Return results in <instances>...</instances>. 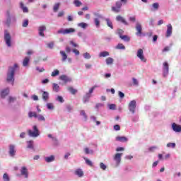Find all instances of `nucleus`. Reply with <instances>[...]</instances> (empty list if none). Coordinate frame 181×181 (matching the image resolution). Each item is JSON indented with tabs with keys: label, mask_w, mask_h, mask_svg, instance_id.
I'll list each match as a JSON object with an SVG mask.
<instances>
[{
	"label": "nucleus",
	"mask_w": 181,
	"mask_h": 181,
	"mask_svg": "<svg viewBox=\"0 0 181 181\" xmlns=\"http://www.w3.org/2000/svg\"><path fill=\"white\" fill-rule=\"evenodd\" d=\"M5 25L9 28L11 25H13V23H16L18 18H16V13H15V10L12 8H9L6 11L5 13Z\"/></svg>",
	"instance_id": "nucleus-1"
},
{
	"label": "nucleus",
	"mask_w": 181,
	"mask_h": 181,
	"mask_svg": "<svg viewBox=\"0 0 181 181\" xmlns=\"http://www.w3.org/2000/svg\"><path fill=\"white\" fill-rule=\"evenodd\" d=\"M18 64H14L13 66H9L8 70L6 74V81L13 86L15 84V73H16V70H18Z\"/></svg>",
	"instance_id": "nucleus-2"
},
{
	"label": "nucleus",
	"mask_w": 181,
	"mask_h": 181,
	"mask_svg": "<svg viewBox=\"0 0 181 181\" xmlns=\"http://www.w3.org/2000/svg\"><path fill=\"white\" fill-rule=\"evenodd\" d=\"M28 134L30 138H37V136H40V131L37 128V126L33 125V129H29Z\"/></svg>",
	"instance_id": "nucleus-3"
},
{
	"label": "nucleus",
	"mask_w": 181,
	"mask_h": 181,
	"mask_svg": "<svg viewBox=\"0 0 181 181\" xmlns=\"http://www.w3.org/2000/svg\"><path fill=\"white\" fill-rule=\"evenodd\" d=\"M4 42L8 47H11L12 46V35L8 31V30H4Z\"/></svg>",
	"instance_id": "nucleus-4"
},
{
	"label": "nucleus",
	"mask_w": 181,
	"mask_h": 181,
	"mask_svg": "<svg viewBox=\"0 0 181 181\" xmlns=\"http://www.w3.org/2000/svg\"><path fill=\"white\" fill-rule=\"evenodd\" d=\"M98 87V86H93L90 89H89V91L86 93V95L83 98V104H86V103H88L90 101V98H91V94L94 93V90Z\"/></svg>",
	"instance_id": "nucleus-5"
},
{
	"label": "nucleus",
	"mask_w": 181,
	"mask_h": 181,
	"mask_svg": "<svg viewBox=\"0 0 181 181\" xmlns=\"http://www.w3.org/2000/svg\"><path fill=\"white\" fill-rule=\"evenodd\" d=\"M76 32V29L73 28H60L57 30V35H70V33H74Z\"/></svg>",
	"instance_id": "nucleus-6"
},
{
	"label": "nucleus",
	"mask_w": 181,
	"mask_h": 181,
	"mask_svg": "<svg viewBox=\"0 0 181 181\" xmlns=\"http://www.w3.org/2000/svg\"><path fill=\"white\" fill-rule=\"evenodd\" d=\"M128 110L132 114H135V111L136 110V100H133L129 102Z\"/></svg>",
	"instance_id": "nucleus-7"
},
{
	"label": "nucleus",
	"mask_w": 181,
	"mask_h": 181,
	"mask_svg": "<svg viewBox=\"0 0 181 181\" xmlns=\"http://www.w3.org/2000/svg\"><path fill=\"white\" fill-rule=\"evenodd\" d=\"M8 155L11 158H15L16 156V146L14 144H10L8 146Z\"/></svg>",
	"instance_id": "nucleus-8"
},
{
	"label": "nucleus",
	"mask_w": 181,
	"mask_h": 181,
	"mask_svg": "<svg viewBox=\"0 0 181 181\" xmlns=\"http://www.w3.org/2000/svg\"><path fill=\"white\" fill-rule=\"evenodd\" d=\"M168 74H169V64L165 62L163 64V76L168 77Z\"/></svg>",
	"instance_id": "nucleus-9"
},
{
	"label": "nucleus",
	"mask_w": 181,
	"mask_h": 181,
	"mask_svg": "<svg viewBox=\"0 0 181 181\" xmlns=\"http://www.w3.org/2000/svg\"><path fill=\"white\" fill-rule=\"evenodd\" d=\"M136 56L141 59V62H143V63H146V58H145V56L144 55V49H139L137 50Z\"/></svg>",
	"instance_id": "nucleus-10"
},
{
	"label": "nucleus",
	"mask_w": 181,
	"mask_h": 181,
	"mask_svg": "<svg viewBox=\"0 0 181 181\" xmlns=\"http://www.w3.org/2000/svg\"><path fill=\"white\" fill-rule=\"evenodd\" d=\"M21 175L23 177L24 179H28L29 177V171L28 170V168L23 166L21 170Z\"/></svg>",
	"instance_id": "nucleus-11"
},
{
	"label": "nucleus",
	"mask_w": 181,
	"mask_h": 181,
	"mask_svg": "<svg viewBox=\"0 0 181 181\" xmlns=\"http://www.w3.org/2000/svg\"><path fill=\"white\" fill-rule=\"evenodd\" d=\"M121 8H122V3H121V1H117L115 3V6L112 7V11L118 13L121 12Z\"/></svg>",
	"instance_id": "nucleus-12"
},
{
	"label": "nucleus",
	"mask_w": 181,
	"mask_h": 181,
	"mask_svg": "<svg viewBox=\"0 0 181 181\" xmlns=\"http://www.w3.org/2000/svg\"><path fill=\"white\" fill-rule=\"evenodd\" d=\"M122 156V153H117L114 158H113V160H115V163H116V166H119V165L121 164V158Z\"/></svg>",
	"instance_id": "nucleus-13"
},
{
	"label": "nucleus",
	"mask_w": 181,
	"mask_h": 181,
	"mask_svg": "<svg viewBox=\"0 0 181 181\" xmlns=\"http://www.w3.org/2000/svg\"><path fill=\"white\" fill-rule=\"evenodd\" d=\"M136 36H142V25L139 23H136Z\"/></svg>",
	"instance_id": "nucleus-14"
},
{
	"label": "nucleus",
	"mask_w": 181,
	"mask_h": 181,
	"mask_svg": "<svg viewBox=\"0 0 181 181\" xmlns=\"http://www.w3.org/2000/svg\"><path fill=\"white\" fill-rule=\"evenodd\" d=\"M46 30V25H42L38 27V35L41 37H45V31Z\"/></svg>",
	"instance_id": "nucleus-15"
},
{
	"label": "nucleus",
	"mask_w": 181,
	"mask_h": 181,
	"mask_svg": "<svg viewBox=\"0 0 181 181\" xmlns=\"http://www.w3.org/2000/svg\"><path fill=\"white\" fill-rule=\"evenodd\" d=\"M9 88H6L4 89H1L0 91V97L1 98H6V95L9 94Z\"/></svg>",
	"instance_id": "nucleus-16"
},
{
	"label": "nucleus",
	"mask_w": 181,
	"mask_h": 181,
	"mask_svg": "<svg viewBox=\"0 0 181 181\" xmlns=\"http://www.w3.org/2000/svg\"><path fill=\"white\" fill-rule=\"evenodd\" d=\"M59 80H62V81H64V83H71L72 79L71 77H69L67 75H61L59 76Z\"/></svg>",
	"instance_id": "nucleus-17"
},
{
	"label": "nucleus",
	"mask_w": 181,
	"mask_h": 181,
	"mask_svg": "<svg viewBox=\"0 0 181 181\" xmlns=\"http://www.w3.org/2000/svg\"><path fill=\"white\" fill-rule=\"evenodd\" d=\"M42 94V98L45 103H47L49 101V98H50L49 92L45 91V90H41Z\"/></svg>",
	"instance_id": "nucleus-18"
},
{
	"label": "nucleus",
	"mask_w": 181,
	"mask_h": 181,
	"mask_svg": "<svg viewBox=\"0 0 181 181\" xmlns=\"http://www.w3.org/2000/svg\"><path fill=\"white\" fill-rule=\"evenodd\" d=\"M172 129L174 131V132H181V126L180 124L173 123Z\"/></svg>",
	"instance_id": "nucleus-19"
},
{
	"label": "nucleus",
	"mask_w": 181,
	"mask_h": 181,
	"mask_svg": "<svg viewBox=\"0 0 181 181\" xmlns=\"http://www.w3.org/2000/svg\"><path fill=\"white\" fill-rule=\"evenodd\" d=\"M172 30H173L172 24H168L167 25V30L165 33V36L167 37H170L172 36Z\"/></svg>",
	"instance_id": "nucleus-20"
},
{
	"label": "nucleus",
	"mask_w": 181,
	"mask_h": 181,
	"mask_svg": "<svg viewBox=\"0 0 181 181\" xmlns=\"http://www.w3.org/2000/svg\"><path fill=\"white\" fill-rule=\"evenodd\" d=\"M116 21L117 22H121L122 23H123V25H126V26H128V25H129L128 23V22H127V21L125 20V18H124V17L121 16H117L116 17Z\"/></svg>",
	"instance_id": "nucleus-21"
},
{
	"label": "nucleus",
	"mask_w": 181,
	"mask_h": 181,
	"mask_svg": "<svg viewBox=\"0 0 181 181\" xmlns=\"http://www.w3.org/2000/svg\"><path fill=\"white\" fill-rule=\"evenodd\" d=\"M74 174L76 176H78V177H83L84 176V172H83V170L81 168H78L75 170Z\"/></svg>",
	"instance_id": "nucleus-22"
},
{
	"label": "nucleus",
	"mask_w": 181,
	"mask_h": 181,
	"mask_svg": "<svg viewBox=\"0 0 181 181\" xmlns=\"http://www.w3.org/2000/svg\"><path fill=\"white\" fill-rule=\"evenodd\" d=\"M116 141H117V142H127L128 138L125 136H117L116 137Z\"/></svg>",
	"instance_id": "nucleus-23"
},
{
	"label": "nucleus",
	"mask_w": 181,
	"mask_h": 181,
	"mask_svg": "<svg viewBox=\"0 0 181 181\" xmlns=\"http://www.w3.org/2000/svg\"><path fill=\"white\" fill-rule=\"evenodd\" d=\"M159 9V3L156 2L152 4L151 11L152 12H156V11H158Z\"/></svg>",
	"instance_id": "nucleus-24"
},
{
	"label": "nucleus",
	"mask_w": 181,
	"mask_h": 181,
	"mask_svg": "<svg viewBox=\"0 0 181 181\" xmlns=\"http://www.w3.org/2000/svg\"><path fill=\"white\" fill-rule=\"evenodd\" d=\"M52 90L54 91V93H59V91H60V86L59 84L56 83H52Z\"/></svg>",
	"instance_id": "nucleus-25"
},
{
	"label": "nucleus",
	"mask_w": 181,
	"mask_h": 181,
	"mask_svg": "<svg viewBox=\"0 0 181 181\" xmlns=\"http://www.w3.org/2000/svg\"><path fill=\"white\" fill-rule=\"evenodd\" d=\"M59 54L62 56V62H64L66 60H67V54H66V52L64 51H60Z\"/></svg>",
	"instance_id": "nucleus-26"
},
{
	"label": "nucleus",
	"mask_w": 181,
	"mask_h": 181,
	"mask_svg": "<svg viewBox=\"0 0 181 181\" xmlns=\"http://www.w3.org/2000/svg\"><path fill=\"white\" fill-rule=\"evenodd\" d=\"M54 156H48V157H45V162H47V163H50L52 162H54Z\"/></svg>",
	"instance_id": "nucleus-27"
},
{
	"label": "nucleus",
	"mask_w": 181,
	"mask_h": 181,
	"mask_svg": "<svg viewBox=\"0 0 181 181\" xmlns=\"http://www.w3.org/2000/svg\"><path fill=\"white\" fill-rule=\"evenodd\" d=\"M29 62H30V58H29V57H25L23 61V67H28V66L29 65Z\"/></svg>",
	"instance_id": "nucleus-28"
},
{
	"label": "nucleus",
	"mask_w": 181,
	"mask_h": 181,
	"mask_svg": "<svg viewBox=\"0 0 181 181\" xmlns=\"http://www.w3.org/2000/svg\"><path fill=\"white\" fill-rule=\"evenodd\" d=\"M20 8L21 9H22L24 13H28V12H29L28 7L25 6V4H23V2H20Z\"/></svg>",
	"instance_id": "nucleus-29"
},
{
	"label": "nucleus",
	"mask_w": 181,
	"mask_h": 181,
	"mask_svg": "<svg viewBox=\"0 0 181 181\" xmlns=\"http://www.w3.org/2000/svg\"><path fill=\"white\" fill-rule=\"evenodd\" d=\"M83 151L86 155H93L94 153V150L90 149L88 147L85 148Z\"/></svg>",
	"instance_id": "nucleus-30"
},
{
	"label": "nucleus",
	"mask_w": 181,
	"mask_h": 181,
	"mask_svg": "<svg viewBox=\"0 0 181 181\" xmlns=\"http://www.w3.org/2000/svg\"><path fill=\"white\" fill-rule=\"evenodd\" d=\"M105 21H106L107 25L110 28V29H114V25H112V22L110 18H105Z\"/></svg>",
	"instance_id": "nucleus-31"
},
{
	"label": "nucleus",
	"mask_w": 181,
	"mask_h": 181,
	"mask_svg": "<svg viewBox=\"0 0 181 181\" xmlns=\"http://www.w3.org/2000/svg\"><path fill=\"white\" fill-rule=\"evenodd\" d=\"M110 56V52H108L107 51H103L100 52L99 54V57H107Z\"/></svg>",
	"instance_id": "nucleus-32"
},
{
	"label": "nucleus",
	"mask_w": 181,
	"mask_h": 181,
	"mask_svg": "<svg viewBox=\"0 0 181 181\" xmlns=\"http://www.w3.org/2000/svg\"><path fill=\"white\" fill-rule=\"evenodd\" d=\"M28 117L29 118H37V113H36V112L30 111L28 112Z\"/></svg>",
	"instance_id": "nucleus-33"
},
{
	"label": "nucleus",
	"mask_w": 181,
	"mask_h": 181,
	"mask_svg": "<svg viewBox=\"0 0 181 181\" xmlns=\"http://www.w3.org/2000/svg\"><path fill=\"white\" fill-rule=\"evenodd\" d=\"M156 149H159V147H158L157 146H151L148 148V151H145L146 153H148V152H155V151H156Z\"/></svg>",
	"instance_id": "nucleus-34"
},
{
	"label": "nucleus",
	"mask_w": 181,
	"mask_h": 181,
	"mask_svg": "<svg viewBox=\"0 0 181 181\" xmlns=\"http://www.w3.org/2000/svg\"><path fill=\"white\" fill-rule=\"evenodd\" d=\"M27 148H28V149H35V146H33V141H27Z\"/></svg>",
	"instance_id": "nucleus-35"
},
{
	"label": "nucleus",
	"mask_w": 181,
	"mask_h": 181,
	"mask_svg": "<svg viewBox=\"0 0 181 181\" xmlns=\"http://www.w3.org/2000/svg\"><path fill=\"white\" fill-rule=\"evenodd\" d=\"M115 49H117V50H125V47L124 45V44L122 43H119L116 47Z\"/></svg>",
	"instance_id": "nucleus-36"
},
{
	"label": "nucleus",
	"mask_w": 181,
	"mask_h": 181,
	"mask_svg": "<svg viewBox=\"0 0 181 181\" xmlns=\"http://www.w3.org/2000/svg\"><path fill=\"white\" fill-rule=\"evenodd\" d=\"M120 39L124 40V42H129V40H131V37L128 35H120Z\"/></svg>",
	"instance_id": "nucleus-37"
},
{
	"label": "nucleus",
	"mask_w": 181,
	"mask_h": 181,
	"mask_svg": "<svg viewBox=\"0 0 181 181\" xmlns=\"http://www.w3.org/2000/svg\"><path fill=\"white\" fill-rule=\"evenodd\" d=\"M47 136H48V138H50L54 142L55 146L58 145L59 142L57 141V139L56 137H53V135H52V134H48Z\"/></svg>",
	"instance_id": "nucleus-38"
},
{
	"label": "nucleus",
	"mask_w": 181,
	"mask_h": 181,
	"mask_svg": "<svg viewBox=\"0 0 181 181\" xmlns=\"http://www.w3.org/2000/svg\"><path fill=\"white\" fill-rule=\"evenodd\" d=\"M46 107H47V110H49L51 111L54 110V105H53V103H47Z\"/></svg>",
	"instance_id": "nucleus-39"
},
{
	"label": "nucleus",
	"mask_w": 181,
	"mask_h": 181,
	"mask_svg": "<svg viewBox=\"0 0 181 181\" xmlns=\"http://www.w3.org/2000/svg\"><path fill=\"white\" fill-rule=\"evenodd\" d=\"M105 62H106V64H107V66H110L114 63V59L111 57H108L106 59Z\"/></svg>",
	"instance_id": "nucleus-40"
},
{
	"label": "nucleus",
	"mask_w": 181,
	"mask_h": 181,
	"mask_svg": "<svg viewBox=\"0 0 181 181\" xmlns=\"http://www.w3.org/2000/svg\"><path fill=\"white\" fill-rule=\"evenodd\" d=\"M78 28H81L82 29H86V28L88 26V24L86 23H78Z\"/></svg>",
	"instance_id": "nucleus-41"
},
{
	"label": "nucleus",
	"mask_w": 181,
	"mask_h": 181,
	"mask_svg": "<svg viewBox=\"0 0 181 181\" xmlns=\"http://www.w3.org/2000/svg\"><path fill=\"white\" fill-rule=\"evenodd\" d=\"M68 91H69V93H71V94H73L74 95V94H76L77 93V89H75L73 87H69V88H68Z\"/></svg>",
	"instance_id": "nucleus-42"
},
{
	"label": "nucleus",
	"mask_w": 181,
	"mask_h": 181,
	"mask_svg": "<svg viewBox=\"0 0 181 181\" xmlns=\"http://www.w3.org/2000/svg\"><path fill=\"white\" fill-rule=\"evenodd\" d=\"M74 4L75 5V6H76V8H78L81 6V5H83V3H81V1H80L79 0H74Z\"/></svg>",
	"instance_id": "nucleus-43"
},
{
	"label": "nucleus",
	"mask_w": 181,
	"mask_h": 181,
	"mask_svg": "<svg viewBox=\"0 0 181 181\" xmlns=\"http://www.w3.org/2000/svg\"><path fill=\"white\" fill-rule=\"evenodd\" d=\"M83 58H85L86 60H90L91 59V54L88 52H85L83 54Z\"/></svg>",
	"instance_id": "nucleus-44"
},
{
	"label": "nucleus",
	"mask_w": 181,
	"mask_h": 181,
	"mask_svg": "<svg viewBox=\"0 0 181 181\" xmlns=\"http://www.w3.org/2000/svg\"><path fill=\"white\" fill-rule=\"evenodd\" d=\"M56 101H57L58 103H61L62 104H63V103H64V99L63 98L62 96L58 95L56 98Z\"/></svg>",
	"instance_id": "nucleus-45"
},
{
	"label": "nucleus",
	"mask_w": 181,
	"mask_h": 181,
	"mask_svg": "<svg viewBox=\"0 0 181 181\" xmlns=\"http://www.w3.org/2000/svg\"><path fill=\"white\" fill-rule=\"evenodd\" d=\"M23 28H28L29 26V20L25 19L22 23Z\"/></svg>",
	"instance_id": "nucleus-46"
},
{
	"label": "nucleus",
	"mask_w": 181,
	"mask_h": 181,
	"mask_svg": "<svg viewBox=\"0 0 181 181\" xmlns=\"http://www.w3.org/2000/svg\"><path fill=\"white\" fill-rule=\"evenodd\" d=\"M37 119L38 121H46V118H45V116L42 115H37Z\"/></svg>",
	"instance_id": "nucleus-47"
},
{
	"label": "nucleus",
	"mask_w": 181,
	"mask_h": 181,
	"mask_svg": "<svg viewBox=\"0 0 181 181\" xmlns=\"http://www.w3.org/2000/svg\"><path fill=\"white\" fill-rule=\"evenodd\" d=\"M93 21L96 28H100V18H95Z\"/></svg>",
	"instance_id": "nucleus-48"
},
{
	"label": "nucleus",
	"mask_w": 181,
	"mask_h": 181,
	"mask_svg": "<svg viewBox=\"0 0 181 181\" xmlns=\"http://www.w3.org/2000/svg\"><path fill=\"white\" fill-rule=\"evenodd\" d=\"M59 74H60V71L57 69H55L52 72L51 76L52 77H56V76H59Z\"/></svg>",
	"instance_id": "nucleus-49"
},
{
	"label": "nucleus",
	"mask_w": 181,
	"mask_h": 181,
	"mask_svg": "<svg viewBox=\"0 0 181 181\" xmlns=\"http://www.w3.org/2000/svg\"><path fill=\"white\" fill-rule=\"evenodd\" d=\"M93 15L95 18H98V19H104V17L103 15L100 14V13L94 12Z\"/></svg>",
	"instance_id": "nucleus-50"
},
{
	"label": "nucleus",
	"mask_w": 181,
	"mask_h": 181,
	"mask_svg": "<svg viewBox=\"0 0 181 181\" xmlns=\"http://www.w3.org/2000/svg\"><path fill=\"white\" fill-rule=\"evenodd\" d=\"M167 148H172V149H175V148H176V144L175 143H168Z\"/></svg>",
	"instance_id": "nucleus-51"
},
{
	"label": "nucleus",
	"mask_w": 181,
	"mask_h": 181,
	"mask_svg": "<svg viewBox=\"0 0 181 181\" xmlns=\"http://www.w3.org/2000/svg\"><path fill=\"white\" fill-rule=\"evenodd\" d=\"M3 180H4V181H11V178H9V175H8V173L4 174Z\"/></svg>",
	"instance_id": "nucleus-52"
},
{
	"label": "nucleus",
	"mask_w": 181,
	"mask_h": 181,
	"mask_svg": "<svg viewBox=\"0 0 181 181\" xmlns=\"http://www.w3.org/2000/svg\"><path fill=\"white\" fill-rule=\"evenodd\" d=\"M60 7V3H57L54 5L53 11L54 12H56L57 11H59V8Z\"/></svg>",
	"instance_id": "nucleus-53"
},
{
	"label": "nucleus",
	"mask_w": 181,
	"mask_h": 181,
	"mask_svg": "<svg viewBox=\"0 0 181 181\" xmlns=\"http://www.w3.org/2000/svg\"><path fill=\"white\" fill-rule=\"evenodd\" d=\"M16 100V97H13V96H9L8 97V101L9 104H11V103H13Z\"/></svg>",
	"instance_id": "nucleus-54"
},
{
	"label": "nucleus",
	"mask_w": 181,
	"mask_h": 181,
	"mask_svg": "<svg viewBox=\"0 0 181 181\" xmlns=\"http://www.w3.org/2000/svg\"><path fill=\"white\" fill-rule=\"evenodd\" d=\"M80 115L83 117L85 121H87V115L86 114V112L84 110H81Z\"/></svg>",
	"instance_id": "nucleus-55"
},
{
	"label": "nucleus",
	"mask_w": 181,
	"mask_h": 181,
	"mask_svg": "<svg viewBox=\"0 0 181 181\" xmlns=\"http://www.w3.org/2000/svg\"><path fill=\"white\" fill-rule=\"evenodd\" d=\"M85 161L86 165H88V166H93V161L90 160L88 158H85Z\"/></svg>",
	"instance_id": "nucleus-56"
},
{
	"label": "nucleus",
	"mask_w": 181,
	"mask_h": 181,
	"mask_svg": "<svg viewBox=\"0 0 181 181\" xmlns=\"http://www.w3.org/2000/svg\"><path fill=\"white\" fill-rule=\"evenodd\" d=\"M66 109L68 112H71V111H73V106L71 105H67Z\"/></svg>",
	"instance_id": "nucleus-57"
},
{
	"label": "nucleus",
	"mask_w": 181,
	"mask_h": 181,
	"mask_svg": "<svg viewBox=\"0 0 181 181\" xmlns=\"http://www.w3.org/2000/svg\"><path fill=\"white\" fill-rule=\"evenodd\" d=\"M99 166H100V169H102V170H107V165L105 164H104V163H100Z\"/></svg>",
	"instance_id": "nucleus-58"
},
{
	"label": "nucleus",
	"mask_w": 181,
	"mask_h": 181,
	"mask_svg": "<svg viewBox=\"0 0 181 181\" xmlns=\"http://www.w3.org/2000/svg\"><path fill=\"white\" fill-rule=\"evenodd\" d=\"M132 81H133V86H139V82L138 81L137 78H132Z\"/></svg>",
	"instance_id": "nucleus-59"
},
{
	"label": "nucleus",
	"mask_w": 181,
	"mask_h": 181,
	"mask_svg": "<svg viewBox=\"0 0 181 181\" xmlns=\"http://www.w3.org/2000/svg\"><path fill=\"white\" fill-rule=\"evenodd\" d=\"M107 107H108L109 110H114L117 107V105H115V104H109L107 105Z\"/></svg>",
	"instance_id": "nucleus-60"
},
{
	"label": "nucleus",
	"mask_w": 181,
	"mask_h": 181,
	"mask_svg": "<svg viewBox=\"0 0 181 181\" xmlns=\"http://www.w3.org/2000/svg\"><path fill=\"white\" fill-rule=\"evenodd\" d=\"M47 47L49 49H53V47H54V42H51L48 43L47 45Z\"/></svg>",
	"instance_id": "nucleus-61"
},
{
	"label": "nucleus",
	"mask_w": 181,
	"mask_h": 181,
	"mask_svg": "<svg viewBox=\"0 0 181 181\" xmlns=\"http://www.w3.org/2000/svg\"><path fill=\"white\" fill-rule=\"evenodd\" d=\"M35 69L37 70V71H38L39 73H43V71H45V68L42 67H39V66H37L35 68Z\"/></svg>",
	"instance_id": "nucleus-62"
},
{
	"label": "nucleus",
	"mask_w": 181,
	"mask_h": 181,
	"mask_svg": "<svg viewBox=\"0 0 181 181\" xmlns=\"http://www.w3.org/2000/svg\"><path fill=\"white\" fill-rule=\"evenodd\" d=\"M104 106V103H97L95 108L96 110H98L99 108H101Z\"/></svg>",
	"instance_id": "nucleus-63"
},
{
	"label": "nucleus",
	"mask_w": 181,
	"mask_h": 181,
	"mask_svg": "<svg viewBox=\"0 0 181 181\" xmlns=\"http://www.w3.org/2000/svg\"><path fill=\"white\" fill-rule=\"evenodd\" d=\"M124 33V30L122 29H118L117 30V34L119 35V37H121Z\"/></svg>",
	"instance_id": "nucleus-64"
}]
</instances>
